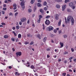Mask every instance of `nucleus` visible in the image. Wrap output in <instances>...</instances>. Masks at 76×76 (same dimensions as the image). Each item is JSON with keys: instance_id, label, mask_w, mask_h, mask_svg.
<instances>
[{"instance_id": "412c9836", "label": "nucleus", "mask_w": 76, "mask_h": 76, "mask_svg": "<svg viewBox=\"0 0 76 76\" xmlns=\"http://www.w3.org/2000/svg\"><path fill=\"white\" fill-rule=\"evenodd\" d=\"M41 35H40L38 34L37 35V37L39 38V39H41Z\"/></svg>"}, {"instance_id": "f257e3e1", "label": "nucleus", "mask_w": 76, "mask_h": 76, "mask_svg": "<svg viewBox=\"0 0 76 76\" xmlns=\"http://www.w3.org/2000/svg\"><path fill=\"white\" fill-rule=\"evenodd\" d=\"M65 21L66 23H69V22H70V20L71 19V23L72 25H74V22H75V20H74V19L70 15L68 16L67 18V19L66 18H65Z\"/></svg>"}, {"instance_id": "4d7b16f0", "label": "nucleus", "mask_w": 76, "mask_h": 76, "mask_svg": "<svg viewBox=\"0 0 76 76\" xmlns=\"http://www.w3.org/2000/svg\"><path fill=\"white\" fill-rule=\"evenodd\" d=\"M57 2H60V0H56Z\"/></svg>"}, {"instance_id": "4c0bfd02", "label": "nucleus", "mask_w": 76, "mask_h": 76, "mask_svg": "<svg viewBox=\"0 0 76 76\" xmlns=\"http://www.w3.org/2000/svg\"><path fill=\"white\" fill-rule=\"evenodd\" d=\"M71 50L72 52H74V51H75V50H74V49L72 48H71Z\"/></svg>"}, {"instance_id": "2eb2a0df", "label": "nucleus", "mask_w": 76, "mask_h": 76, "mask_svg": "<svg viewBox=\"0 0 76 76\" xmlns=\"http://www.w3.org/2000/svg\"><path fill=\"white\" fill-rule=\"evenodd\" d=\"M47 2H46V1H45L43 2V5L44 6H46V5H47Z\"/></svg>"}, {"instance_id": "ddd939ff", "label": "nucleus", "mask_w": 76, "mask_h": 76, "mask_svg": "<svg viewBox=\"0 0 76 76\" xmlns=\"http://www.w3.org/2000/svg\"><path fill=\"white\" fill-rule=\"evenodd\" d=\"M40 12L42 13H44V10L43 9H40Z\"/></svg>"}, {"instance_id": "dca6fc26", "label": "nucleus", "mask_w": 76, "mask_h": 76, "mask_svg": "<svg viewBox=\"0 0 76 76\" xmlns=\"http://www.w3.org/2000/svg\"><path fill=\"white\" fill-rule=\"evenodd\" d=\"M47 37H45L43 39V42H45L46 41V40H47Z\"/></svg>"}, {"instance_id": "f3484780", "label": "nucleus", "mask_w": 76, "mask_h": 76, "mask_svg": "<svg viewBox=\"0 0 76 76\" xmlns=\"http://www.w3.org/2000/svg\"><path fill=\"white\" fill-rule=\"evenodd\" d=\"M22 37V35L20 34H19L18 35V38H20Z\"/></svg>"}, {"instance_id": "5fc2aeb1", "label": "nucleus", "mask_w": 76, "mask_h": 76, "mask_svg": "<svg viewBox=\"0 0 76 76\" xmlns=\"http://www.w3.org/2000/svg\"><path fill=\"white\" fill-rule=\"evenodd\" d=\"M38 1L40 3V2H41V0H38Z\"/></svg>"}, {"instance_id": "6e6d98bb", "label": "nucleus", "mask_w": 76, "mask_h": 76, "mask_svg": "<svg viewBox=\"0 0 76 76\" xmlns=\"http://www.w3.org/2000/svg\"><path fill=\"white\" fill-rule=\"evenodd\" d=\"M69 68L72 67V65H69Z\"/></svg>"}, {"instance_id": "aec40b11", "label": "nucleus", "mask_w": 76, "mask_h": 76, "mask_svg": "<svg viewBox=\"0 0 76 76\" xmlns=\"http://www.w3.org/2000/svg\"><path fill=\"white\" fill-rule=\"evenodd\" d=\"M39 19H41V18H42V15H40L39 16Z\"/></svg>"}, {"instance_id": "bb28decb", "label": "nucleus", "mask_w": 76, "mask_h": 76, "mask_svg": "<svg viewBox=\"0 0 76 76\" xmlns=\"http://www.w3.org/2000/svg\"><path fill=\"white\" fill-rule=\"evenodd\" d=\"M32 12V10H31V9H29L28 10V12L29 13H30V12Z\"/></svg>"}, {"instance_id": "ea45409f", "label": "nucleus", "mask_w": 76, "mask_h": 76, "mask_svg": "<svg viewBox=\"0 0 76 76\" xmlns=\"http://www.w3.org/2000/svg\"><path fill=\"white\" fill-rule=\"evenodd\" d=\"M32 44H34V42H31V43L30 44V45H32Z\"/></svg>"}, {"instance_id": "680f3d73", "label": "nucleus", "mask_w": 76, "mask_h": 76, "mask_svg": "<svg viewBox=\"0 0 76 76\" xmlns=\"http://www.w3.org/2000/svg\"><path fill=\"white\" fill-rule=\"evenodd\" d=\"M4 7H6V4H4L3 5Z\"/></svg>"}, {"instance_id": "7c9ffc66", "label": "nucleus", "mask_w": 76, "mask_h": 76, "mask_svg": "<svg viewBox=\"0 0 76 76\" xmlns=\"http://www.w3.org/2000/svg\"><path fill=\"white\" fill-rule=\"evenodd\" d=\"M69 0H65V3H67V2H69Z\"/></svg>"}, {"instance_id": "4468645a", "label": "nucleus", "mask_w": 76, "mask_h": 76, "mask_svg": "<svg viewBox=\"0 0 76 76\" xmlns=\"http://www.w3.org/2000/svg\"><path fill=\"white\" fill-rule=\"evenodd\" d=\"M56 7L57 9H59V8H60V5L57 4L56 5Z\"/></svg>"}, {"instance_id": "6ab92c4d", "label": "nucleus", "mask_w": 76, "mask_h": 76, "mask_svg": "<svg viewBox=\"0 0 76 76\" xmlns=\"http://www.w3.org/2000/svg\"><path fill=\"white\" fill-rule=\"evenodd\" d=\"M9 37V36L7 35H5L4 36V38H7Z\"/></svg>"}, {"instance_id": "9d476101", "label": "nucleus", "mask_w": 76, "mask_h": 76, "mask_svg": "<svg viewBox=\"0 0 76 76\" xmlns=\"http://www.w3.org/2000/svg\"><path fill=\"white\" fill-rule=\"evenodd\" d=\"M55 19H56V20H58V14H56L55 15Z\"/></svg>"}, {"instance_id": "39448f33", "label": "nucleus", "mask_w": 76, "mask_h": 76, "mask_svg": "<svg viewBox=\"0 0 76 76\" xmlns=\"http://www.w3.org/2000/svg\"><path fill=\"white\" fill-rule=\"evenodd\" d=\"M45 24L49 25L50 24V21L48 20H46L45 22Z\"/></svg>"}, {"instance_id": "c03bdc74", "label": "nucleus", "mask_w": 76, "mask_h": 76, "mask_svg": "<svg viewBox=\"0 0 76 76\" xmlns=\"http://www.w3.org/2000/svg\"><path fill=\"white\" fill-rule=\"evenodd\" d=\"M22 24V23L21 21H20L19 22L20 25H21Z\"/></svg>"}, {"instance_id": "a18cd8bd", "label": "nucleus", "mask_w": 76, "mask_h": 76, "mask_svg": "<svg viewBox=\"0 0 76 76\" xmlns=\"http://www.w3.org/2000/svg\"><path fill=\"white\" fill-rule=\"evenodd\" d=\"M18 12H16L15 13V16H17V15H18Z\"/></svg>"}, {"instance_id": "09e8293b", "label": "nucleus", "mask_w": 76, "mask_h": 76, "mask_svg": "<svg viewBox=\"0 0 76 76\" xmlns=\"http://www.w3.org/2000/svg\"><path fill=\"white\" fill-rule=\"evenodd\" d=\"M47 51H50V48H48V49H46Z\"/></svg>"}, {"instance_id": "37998d69", "label": "nucleus", "mask_w": 76, "mask_h": 76, "mask_svg": "<svg viewBox=\"0 0 76 76\" xmlns=\"http://www.w3.org/2000/svg\"><path fill=\"white\" fill-rule=\"evenodd\" d=\"M9 15H10V16H12V15H13V14H12V12H10Z\"/></svg>"}, {"instance_id": "f03ea898", "label": "nucleus", "mask_w": 76, "mask_h": 76, "mask_svg": "<svg viewBox=\"0 0 76 76\" xmlns=\"http://www.w3.org/2000/svg\"><path fill=\"white\" fill-rule=\"evenodd\" d=\"M69 6L72 8V9H75V7H76L75 5V4L73 3V2H70L69 4Z\"/></svg>"}, {"instance_id": "423d86ee", "label": "nucleus", "mask_w": 76, "mask_h": 76, "mask_svg": "<svg viewBox=\"0 0 76 76\" xmlns=\"http://www.w3.org/2000/svg\"><path fill=\"white\" fill-rule=\"evenodd\" d=\"M16 54L17 56H20L22 55V52H18L16 53Z\"/></svg>"}, {"instance_id": "0eeeda50", "label": "nucleus", "mask_w": 76, "mask_h": 76, "mask_svg": "<svg viewBox=\"0 0 76 76\" xmlns=\"http://www.w3.org/2000/svg\"><path fill=\"white\" fill-rule=\"evenodd\" d=\"M66 6H67V5H66V4H65L64 5L62 6V11H64V10H65V9L66 8Z\"/></svg>"}, {"instance_id": "c85d7f7f", "label": "nucleus", "mask_w": 76, "mask_h": 76, "mask_svg": "<svg viewBox=\"0 0 76 76\" xmlns=\"http://www.w3.org/2000/svg\"><path fill=\"white\" fill-rule=\"evenodd\" d=\"M24 44L25 45H27V44H29V42H25Z\"/></svg>"}, {"instance_id": "7ed1b4c3", "label": "nucleus", "mask_w": 76, "mask_h": 76, "mask_svg": "<svg viewBox=\"0 0 76 76\" xmlns=\"http://www.w3.org/2000/svg\"><path fill=\"white\" fill-rule=\"evenodd\" d=\"M25 1L24 0H23L21 2L20 5L21 6L23 10H24L25 8Z\"/></svg>"}, {"instance_id": "e2e57ef3", "label": "nucleus", "mask_w": 76, "mask_h": 76, "mask_svg": "<svg viewBox=\"0 0 76 76\" xmlns=\"http://www.w3.org/2000/svg\"><path fill=\"white\" fill-rule=\"evenodd\" d=\"M2 13H3V15H4V11H2Z\"/></svg>"}, {"instance_id": "c9c22d12", "label": "nucleus", "mask_w": 76, "mask_h": 76, "mask_svg": "<svg viewBox=\"0 0 76 76\" xmlns=\"http://www.w3.org/2000/svg\"><path fill=\"white\" fill-rule=\"evenodd\" d=\"M66 75V73H63L62 74V75L63 76H65Z\"/></svg>"}, {"instance_id": "20e7f679", "label": "nucleus", "mask_w": 76, "mask_h": 76, "mask_svg": "<svg viewBox=\"0 0 76 76\" xmlns=\"http://www.w3.org/2000/svg\"><path fill=\"white\" fill-rule=\"evenodd\" d=\"M53 30V28L51 26L48 27L46 28V31H51Z\"/></svg>"}, {"instance_id": "f8f14e48", "label": "nucleus", "mask_w": 76, "mask_h": 76, "mask_svg": "<svg viewBox=\"0 0 76 76\" xmlns=\"http://www.w3.org/2000/svg\"><path fill=\"white\" fill-rule=\"evenodd\" d=\"M61 20H60L59 22L58 23V26H60L61 25Z\"/></svg>"}, {"instance_id": "3c124183", "label": "nucleus", "mask_w": 76, "mask_h": 76, "mask_svg": "<svg viewBox=\"0 0 76 76\" xmlns=\"http://www.w3.org/2000/svg\"><path fill=\"white\" fill-rule=\"evenodd\" d=\"M3 10H7V9H6V8H3Z\"/></svg>"}, {"instance_id": "e433bc0d", "label": "nucleus", "mask_w": 76, "mask_h": 76, "mask_svg": "<svg viewBox=\"0 0 76 76\" xmlns=\"http://www.w3.org/2000/svg\"><path fill=\"white\" fill-rule=\"evenodd\" d=\"M48 8L47 7H45L44 8V10H47Z\"/></svg>"}, {"instance_id": "2f4dec72", "label": "nucleus", "mask_w": 76, "mask_h": 76, "mask_svg": "<svg viewBox=\"0 0 76 76\" xmlns=\"http://www.w3.org/2000/svg\"><path fill=\"white\" fill-rule=\"evenodd\" d=\"M31 69H34L35 68V67L34 66L32 65L31 66Z\"/></svg>"}, {"instance_id": "9b49d317", "label": "nucleus", "mask_w": 76, "mask_h": 76, "mask_svg": "<svg viewBox=\"0 0 76 76\" xmlns=\"http://www.w3.org/2000/svg\"><path fill=\"white\" fill-rule=\"evenodd\" d=\"M60 44L61 45V46L60 47V48H62V47H63L64 46V44L63 43H61V42H60Z\"/></svg>"}, {"instance_id": "774afa93", "label": "nucleus", "mask_w": 76, "mask_h": 76, "mask_svg": "<svg viewBox=\"0 0 76 76\" xmlns=\"http://www.w3.org/2000/svg\"><path fill=\"white\" fill-rule=\"evenodd\" d=\"M35 16V14H33L32 15V17H34Z\"/></svg>"}, {"instance_id": "b1692460", "label": "nucleus", "mask_w": 76, "mask_h": 76, "mask_svg": "<svg viewBox=\"0 0 76 76\" xmlns=\"http://www.w3.org/2000/svg\"><path fill=\"white\" fill-rule=\"evenodd\" d=\"M37 10V7H34V12H35V10Z\"/></svg>"}, {"instance_id": "cd10ccee", "label": "nucleus", "mask_w": 76, "mask_h": 76, "mask_svg": "<svg viewBox=\"0 0 76 76\" xmlns=\"http://www.w3.org/2000/svg\"><path fill=\"white\" fill-rule=\"evenodd\" d=\"M50 17H51L49 15H48L46 17V19H48L49 18H50Z\"/></svg>"}, {"instance_id": "69168bd1", "label": "nucleus", "mask_w": 76, "mask_h": 76, "mask_svg": "<svg viewBox=\"0 0 76 76\" xmlns=\"http://www.w3.org/2000/svg\"><path fill=\"white\" fill-rule=\"evenodd\" d=\"M9 69H12V66H9Z\"/></svg>"}, {"instance_id": "052dcab7", "label": "nucleus", "mask_w": 76, "mask_h": 76, "mask_svg": "<svg viewBox=\"0 0 76 76\" xmlns=\"http://www.w3.org/2000/svg\"><path fill=\"white\" fill-rule=\"evenodd\" d=\"M7 2H8V1H7V0H5V1H4V2H5V3H7Z\"/></svg>"}, {"instance_id": "72a5a7b5", "label": "nucleus", "mask_w": 76, "mask_h": 76, "mask_svg": "<svg viewBox=\"0 0 76 76\" xmlns=\"http://www.w3.org/2000/svg\"><path fill=\"white\" fill-rule=\"evenodd\" d=\"M55 37V35H54L52 34L51 35V38H53V37Z\"/></svg>"}, {"instance_id": "79ce46f5", "label": "nucleus", "mask_w": 76, "mask_h": 76, "mask_svg": "<svg viewBox=\"0 0 76 76\" xmlns=\"http://www.w3.org/2000/svg\"><path fill=\"white\" fill-rule=\"evenodd\" d=\"M53 31L55 33H56V32H57V30H56V29L54 30Z\"/></svg>"}, {"instance_id": "1a4fd4ad", "label": "nucleus", "mask_w": 76, "mask_h": 76, "mask_svg": "<svg viewBox=\"0 0 76 76\" xmlns=\"http://www.w3.org/2000/svg\"><path fill=\"white\" fill-rule=\"evenodd\" d=\"M17 5H16V4H14L13 5V7H14L13 9H14V10L16 9H17Z\"/></svg>"}, {"instance_id": "bf43d9fd", "label": "nucleus", "mask_w": 76, "mask_h": 76, "mask_svg": "<svg viewBox=\"0 0 76 76\" xmlns=\"http://www.w3.org/2000/svg\"><path fill=\"white\" fill-rule=\"evenodd\" d=\"M51 42H52V43H53V42H54V40H53L52 39L51 40Z\"/></svg>"}, {"instance_id": "a211bd4d", "label": "nucleus", "mask_w": 76, "mask_h": 76, "mask_svg": "<svg viewBox=\"0 0 76 76\" xmlns=\"http://www.w3.org/2000/svg\"><path fill=\"white\" fill-rule=\"evenodd\" d=\"M37 6L38 7H41V4L40 3H38L37 4Z\"/></svg>"}, {"instance_id": "473e14b6", "label": "nucleus", "mask_w": 76, "mask_h": 76, "mask_svg": "<svg viewBox=\"0 0 76 76\" xmlns=\"http://www.w3.org/2000/svg\"><path fill=\"white\" fill-rule=\"evenodd\" d=\"M40 21H41V19H40L39 18V20H37V22H38V23H40Z\"/></svg>"}, {"instance_id": "338daca9", "label": "nucleus", "mask_w": 76, "mask_h": 76, "mask_svg": "<svg viewBox=\"0 0 76 76\" xmlns=\"http://www.w3.org/2000/svg\"><path fill=\"white\" fill-rule=\"evenodd\" d=\"M27 23H29V20H28L27 22Z\"/></svg>"}, {"instance_id": "f704fd0d", "label": "nucleus", "mask_w": 76, "mask_h": 76, "mask_svg": "<svg viewBox=\"0 0 76 76\" xmlns=\"http://www.w3.org/2000/svg\"><path fill=\"white\" fill-rule=\"evenodd\" d=\"M73 57H71L69 58V60H71L73 59Z\"/></svg>"}, {"instance_id": "0e129e2a", "label": "nucleus", "mask_w": 76, "mask_h": 76, "mask_svg": "<svg viewBox=\"0 0 76 76\" xmlns=\"http://www.w3.org/2000/svg\"><path fill=\"white\" fill-rule=\"evenodd\" d=\"M74 61L75 62H76V59H74Z\"/></svg>"}, {"instance_id": "864d4df0", "label": "nucleus", "mask_w": 76, "mask_h": 76, "mask_svg": "<svg viewBox=\"0 0 76 76\" xmlns=\"http://www.w3.org/2000/svg\"><path fill=\"white\" fill-rule=\"evenodd\" d=\"M61 33V30L59 31V34H60Z\"/></svg>"}, {"instance_id": "a878e982", "label": "nucleus", "mask_w": 76, "mask_h": 76, "mask_svg": "<svg viewBox=\"0 0 76 76\" xmlns=\"http://www.w3.org/2000/svg\"><path fill=\"white\" fill-rule=\"evenodd\" d=\"M67 12H71V10H70V9H67Z\"/></svg>"}, {"instance_id": "58836bf2", "label": "nucleus", "mask_w": 76, "mask_h": 76, "mask_svg": "<svg viewBox=\"0 0 76 76\" xmlns=\"http://www.w3.org/2000/svg\"><path fill=\"white\" fill-rule=\"evenodd\" d=\"M68 54V52L67 51H65L64 53V54Z\"/></svg>"}, {"instance_id": "c756f323", "label": "nucleus", "mask_w": 76, "mask_h": 76, "mask_svg": "<svg viewBox=\"0 0 76 76\" xmlns=\"http://www.w3.org/2000/svg\"><path fill=\"white\" fill-rule=\"evenodd\" d=\"M19 28H20V27H19V26H16V28L17 29H19Z\"/></svg>"}, {"instance_id": "49530a36", "label": "nucleus", "mask_w": 76, "mask_h": 76, "mask_svg": "<svg viewBox=\"0 0 76 76\" xmlns=\"http://www.w3.org/2000/svg\"><path fill=\"white\" fill-rule=\"evenodd\" d=\"M30 35H31V34H27V37H29Z\"/></svg>"}, {"instance_id": "8fccbe9b", "label": "nucleus", "mask_w": 76, "mask_h": 76, "mask_svg": "<svg viewBox=\"0 0 76 76\" xmlns=\"http://www.w3.org/2000/svg\"><path fill=\"white\" fill-rule=\"evenodd\" d=\"M64 63L66 64V63H67V61L66 60H65L64 61Z\"/></svg>"}, {"instance_id": "13d9d810", "label": "nucleus", "mask_w": 76, "mask_h": 76, "mask_svg": "<svg viewBox=\"0 0 76 76\" xmlns=\"http://www.w3.org/2000/svg\"><path fill=\"white\" fill-rule=\"evenodd\" d=\"M57 49L55 50V51L56 53H58V52H57Z\"/></svg>"}, {"instance_id": "6e6552de", "label": "nucleus", "mask_w": 76, "mask_h": 76, "mask_svg": "<svg viewBox=\"0 0 76 76\" xmlns=\"http://www.w3.org/2000/svg\"><path fill=\"white\" fill-rule=\"evenodd\" d=\"M26 20V18H23L21 19V21L23 22L25 21Z\"/></svg>"}, {"instance_id": "5701e85b", "label": "nucleus", "mask_w": 76, "mask_h": 76, "mask_svg": "<svg viewBox=\"0 0 76 76\" xmlns=\"http://www.w3.org/2000/svg\"><path fill=\"white\" fill-rule=\"evenodd\" d=\"M15 75H20V74L18 73V72H16L15 73Z\"/></svg>"}, {"instance_id": "4be33fe9", "label": "nucleus", "mask_w": 76, "mask_h": 76, "mask_svg": "<svg viewBox=\"0 0 76 76\" xmlns=\"http://www.w3.org/2000/svg\"><path fill=\"white\" fill-rule=\"evenodd\" d=\"M11 41H13L14 42L15 41V39L13 38H12L11 39Z\"/></svg>"}, {"instance_id": "de8ad7c7", "label": "nucleus", "mask_w": 76, "mask_h": 76, "mask_svg": "<svg viewBox=\"0 0 76 76\" xmlns=\"http://www.w3.org/2000/svg\"><path fill=\"white\" fill-rule=\"evenodd\" d=\"M67 37V35H65V36H64V38H66Z\"/></svg>"}, {"instance_id": "603ef678", "label": "nucleus", "mask_w": 76, "mask_h": 76, "mask_svg": "<svg viewBox=\"0 0 76 76\" xmlns=\"http://www.w3.org/2000/svg\"><path fill=\"white\" fill-rule=\"evenodd\" d=\"M15 27H13L12 28V29L13 30H15Z\"/></svg>"}, {"instance_id": "a19ab883", "label": "nucleus", "mask_w": 76, "mask_h": 76, "mask_svg": "<svg viewBox=\"0 0 76 76\" xmlns=\"http://www.w3.org/2000/svg\"><path fill=\"white\" fill-rule=\"evenodd\" d=\"M61 61V59H60V58L58 59V61H59V62H60V61Z\"/></svg>"}, {"instance_id": "393cba45", "label": "nucleus", "mask_w": 76, "mask_h": 76, "mask_svg": "<svg viewBox=\"0 0 76 76\" xmlns=\"http://www.w3.org/2000/svg\"><path fill=\"white\" fill-rule=\"evenodd\" d=\"M34 1H35V0H31V4H33V3H34Z\"/></svg>"}]
</instances>
